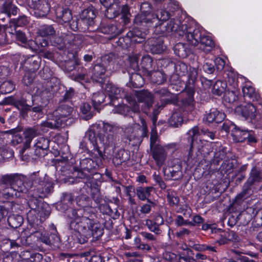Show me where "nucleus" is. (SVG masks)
<instances>
[{
  "instance_id": "63",
  "label": "nucleus",
  "mask_w": 262,
  "mask_h": 262,
  "mask_svg": "<svg viewBox=\"0 0 262 262\" xmlns=\"http://www.w3.org/2000/svg\"><path fill=\"white\" fill-rule=\"evenodd\" d=\"M115 57L112 54L104 55L102 58V64L108 68V67L112 65L114 62Z\"/></svg>"
},
{
  "instance_id": "30",
  "label": "nucleus",
  "mask_w": 262,
  "mask_h": 262,
  "mask_svg": "<svg viewBox=\"0 0 262 262\" xmlns=\"http://www.w3.org/2000/svg\"><path fill=\"white\" fill-rule=\"evenodd\" d=\"M242 92L245 97H248L252 101L257 102L258 104L262 103L260 96L256 93L254 88L252 86L246 84L242 87Z\"/></svg>"
},
{
  "instance_id": "35",
  "label": "nucleus",
  "mask_w": 262,
  "mask_h": 262,
  "mask_svg": "<svg viewBox=\"0 0 262 262\" xmlns=\"http://www.w3.org/2000/svg\"><path fill=\"white\" fill-rule=\"evenodd\" d=\"M249 132L235 126L232 133L234 140L237 142H244L246 140V138L249 137Z\"/></svg>"
},
{
  "instance_id": "4",
  "label": "nucleus",
  "mask_w": 262,
  "mask_h": 262,
  "mask_svg": "<svg viewBox=\"0 0 262 262\" xmlns=\"http://www.w3.org/2000/svg\"><path fill=\"white\" fill-rule=\"evenodd\" d=\"M98 156L92 158H85L80 161V169L78 171V177L81 179L79 183L88 184L92 181V176L95 173L102 164L103 154L102 151H97Z\"/></svg>"
},
{
  "instance_id": "39",
  "label": "nucleus",
  "mask_w": 262,
  "mask_h": 262,
  "mask_svg": "<svg viewBox=\"0 0 262 262\" xmlns=\"http://www.w3.org/2000/svg\"><path fill=\"white\" fill-rule=\"evenodd\" d=\"M124 5L122 6L120 8L118 6V5L115 3L112 5L111 6L107 8L105 12V15L108 18H116L117 16H120V18H121V10L122 8Z\"/></svg>"
},
{
  "instance_id": "37",
  "label": "nucleus",
  "mask_w": 262,
  "mask_h": 262,
  "mask_svg": "<svg viewBox=\"0 0 262 262\" xmlns=\"http://www.w3.org/2000/svg\"><path fill=\"white\" fill-rule=\"evenodd\" d=\"M175 54L181 58H185L190 53L188 46L182 42L177 43L173 47Z\"/></svg>"
},
{
  "instance_id": "60",
  "label": "nucleus",
  "mask_w": 262,
  "mask_h": 262,
  "mask_svg": "<svg viewBox=\"0 0 262 262\" xmlns=\"http://www.w3.org/2000/svg\"><path fill=\"white\" fill-rule=\"evenodd\" d=\"M76 202L78 206L83 208V209H79V210H83L85 208H91V207L88 206L89 200V198L85 195H80L77 197Z\"/></svg>"
},
{
  "instance_id": "31",
  "label": "nucleus",
  "mask_w": 262,
  "mask_h": 262,
  "mask_svg": "<svg viewBox=\"0 0 262 262\" xmlns=\"http://www.w3.org/2000/svg\"><path fill=\"white\" fill-rule=\"evenodd\" d=\"M55 14L57 18L60 23H70L72 19V15L69 9L62 7H58L56 9Z\"/></svg>"
},
{
  "instance_id": "47",
  "label": "nucleus",
  "mask_w": 262,
  "mask_h": 262,
  "mask_svg": "<svg viewBox=\"0 0 262 262\" xmlns=\"http://www.w3.org/2000/svg\"><path fill=\"white\" fill-rule=\"evenodd\" d=\"M129 158V156L128 151L123 149H120L115 154L114 161L119 165L128 160Z\"/></svg>"
},
{
  "instance_id": "53",
  "label": "nucleus",
  "mask_w": 262,
  "mask_h": 262,
  "mask_svg": "<svg viewBox=\"0 0 262 262\" xmlns=\"http://www.w3.org/2000/svg\"><path fill=\"white\" fill-rule=\"evenodd\" d=\"M124 191L128 196V200L131 205H136L137 202L134 197L136 194V190L132 185L125 186Z\"/></svg>"
},
{
  "instance_id": "59",
  "label": "nucleus",
  "mask_w": 262,
  "mask_h": 262,
  "mask_svg": "<svg viewBox=\"0 0 262 262\" xmlns=\"http://www.w3.org/2000/svg\"><path fill=\"white\" fill-rule=\"evenodd\" d=\"M167 198L168 201L171 206H174L178 205L180 199L175 191L168 190L167 192Z\"/></svg>"
},
{
  "instance_id": "20",
  "label": "nucleus",
  "mask_w": 262,
  "mask_h": 262,
  "mask_svg": "<svg viewBox=\"0 0 262 262\" xmlns=\"http://www.w3.org/2000/svg\"><path fill=\"white\" fill-rule=\"evenodd\" d=\"M226 117V115L215 108H212L208 113H207L203 118V121L205 123L215 122L219 123L222 122Z\"/></svg>"
},
{
  "instance_id": "13",
  "label": "nucleus",
  "mask_w": 262,
  "mask_h": 262,
  "mask_svg": "<svg viewBox=\"0 0 262 262\" xmlns=\"http://www.w3.org/2000/svg\"><path fill=\"white\" fill-rule=\"evenodd\" d=\"M29 3L36 17H45L49 12L50 6L46 0H31Z\"/></svg>"
},
{
  "instance_id": "26",
  "label": "nucleus",
  "mask_w": 262,
  "mask_h": 262,
  "mask_svg": "<svg viewBox=\"0 0 262 262\" xmlns=\"http://www.w3.org/2000/svg\"><path fill=\"white\" fill-rule=\"evenodd\" d=\"M39 133L37 131V129L35 127H29L24 131L23 137L24 141L23 150L28 149L30 147V144L33 139Z\"/></svg>"
},
{
  "instance_id": "51",
  "label": "nucleus",
  "mask_w": 262,
  "mask_h": 262,
  "mask_svg": "<svg viewBox=\"0 0 262 262\" xmlns=\"http://www.w3.org/2000/svg\"><path fill=\"white\" fill-rule=\"evenodd\" d=\"M105 97V94L102 92L93 94L92 96V102L95 109H97L98 106L104 102Z\"/></svg>"
},
{
  "instance_id": "7",
  "label": "nucleus",
  "mask_w": 262,
  "mask_h": 262,
  "mask_svg": "<svg viewBox=\"0 0 262 262\" xmlns=\"http://www.w3.org/2000/svg\"><path fill=\"white\" fill-rule=\"evenodd\" d=\"M105 91L110 99V104L114 106H117L116 100L119 99H125L131 105V108L135 113H140V106L135 101L134 98L128 95L127 92L122 88H119L116 85L110 83H107L105 86Z\"/></svg>"
},
{
  "instance_id": "19",
  "label": "nucleus",
  "mask_w": 262,
  "mask_h": 262,
  "mask_svg": "<svg viewBox=\"0 0 262 262\" xmlns=\"http://www.w3.org/2000/svg\"><path fill=\"white\" fill-rule=\"evenodd\" d=\"M163 42L162 37H153L147 40L146 45L148 46V48L152 53L160 54L166 49V47L163 45Z\"/></svg>"
},
{
  "instance_id": "5",
  "label": "nucleus",
  "mask_w": 262,
  "mask_h": 262,
  "mask_svg": "<svg viewBox=\"0 0 262 262\" xmlns=\"http://www.w3.org/2000/svg\"><path fill=\"white\" fill-rule=\"evenodd\" d=\"M186 39L191 46L199 45V49L205 53H208L214 47V43L210 37L202 34L199 28L193 27L187 30Z\"/></svg>"
},
{
  "instance_id": "52",
  "label": "nucleus",
  "mask_w": 262,
  "mask_h": 262,
  "mask_svg": "<svg viewBox=\"0 0 262 262\" xmlns=\"http://www.w3.org/2000/svg\"><path fill=\"white\" fill-rule=\"evenodd\" d=\"M139 56L138 55H133L128 57L129 70L128 72H131L130 70L132 69L134 72H137L139 69L138 64Z\"/></svg>"
},
{
  "instance_id": "14",
  "label": "nucleus",
  "mask_w": 262,
  "mask_h": 262,
  "mask_svg": "<svg viewBox=\"0 0 262 262\" xmlns=\"http://www.w3.org/2000/svg\"><path fill=\"white\" fill-rule=\"evenodd\" d=\"M136 97L139 102L144 103L143 111L147 113L154 103V95L147 90H142L137 93Z\"/></svg>"
},
{
  "instance_id": "3",
  "label": "nucleus",
  "mask_w": 262,
  "mask_h": 262,
  "mask_svg": "<svg viewBox=\"0 0 262 262\" xmlns=\"http://www.w3.org/2000/svg\"><path fill=\"white\" fill-rule=\"evenodd\" d=\"M115 130L116 128L111 124L99 122L90 127L84 138L89 140L95 151H99L102 147L105 148L115 145L117 140Z\"/></svg>"
},
{
  "instance_id": "36",
  "label": "nucleus",
  "mask_w": 262,
  "mask_h": 262,
  "mask_svg": "<svg viewBox=\"0 0 262 262\" xmlns=\"http://www.w3.org/2000/svg\"><path fill=\"white\" fill-rule=\"evenodd\" d=\"M147 74L154 83L158 84H163L167 79L166 75L161 71H149Z\"/></svg>"
},
{
  "instance_id": "8",
  "label": "nucleus",
  "mask_w": 262,
  "mask_h": 262,
  "mask_svg": "<svg viewBox=\"0 0 262 262\" xmlns=\"http://www.w3.org/2000/svg\"><path fill=\"white\" fill-rule=\"evenodd\" d=\"M121 18L119 24L102 25L100 31L102 33L110 34L116 37L121 34L124 30L125 26L129 22L130 13L127 6H123L121 10Z\"/></svg>"
},
{
  "instance_id": "21",
  "label": "nucleus",
  "mask_w": 262,
  "mask_h": 262,
  "mask_svg": "<svg viewBox=\"0 0 262 262\" xmlns=\"http://www.w3.org/2000/svg\"><path fill=\"white\" fill-rule=\"evenodd\" d=\"M164 220L161 215H156L153 220H146V225L148 229L155 233L156 235H160L162 233V230L160 226L163 225Z\"/></svg>"
},
{
  "instance_id": "2",
  "label": "nucleus",
  "mask_w": 262,
  "mask_h": 262,
  "mask_svg": "<svg viewBox=\"0 0 262 262\" xmlns=\"http://www.w3.org/2000/svg\"><path fill=\"white\" fill-rule=\"evenodd\" d=\"M73 220L71 221V229L84 236L80 243H84L87 239L93 237L98 239L103 234V229L96 220V215L93 208H85L83 210H72Z\"/></svg>"
},
{
  "instance_id": "28",
  "label": "nucleus",
  "mask_w": 262,
  "mask_h": 262,
  "mask_svg": "<svg viewBox=\"0 0 262 262\" xmlns=\"http://www.w3.org/2000/svg\"><path fill=\"white\" fill-rule=\"evenodd\" d=\"M164 172L165 175H167L174 180H179L183 177L182 166L180 163L166 168L164 169Z\"/></svg>"
},
{
  "instance_id": "10",
  "label": "nucleus",
  "mask_w": 262,
  "mask_h": 262,
  "mask_svg": "<svg viewBox=\"0 0 262 262\" xmlns=\"http://www.w3.org/2000/svg\"><path fill=\"white\" fill-rule=\"evenodd\" d=\"M235 113L249 122H253L257 116L256 106L251 103L241 104L236 107Z\"/></svg>"
},
{
  "instance_id": "57",
  "label": "nucleus",
  "mask_w": 262,
  "mask_h": 262,
  "mask_svg": "<svg viewBox=\"0 0 262 262\" xmlns=\"http://www.w3.org/2000/svg\"><path fill=\"white\" fill-rule=\"evenodd\" d=\"M118 103V105L117 106H115L116 107L115 112L118 114L123 115L124 116H126L129 115V113L130 110L134 112L131 108V105H130V107L128 106L125 104H120L119 102H117Z\"/></svg>"
},
{
  "instance_id": "1",
  "label": "nucleus",
  "mask_w": 262,
  "mask_h": 262,
  "mask_svg": "<svg viewBox=\"0 0 262 262\" xmlns=\"http://www.w3.org/2000/svg\"><path fill=\"white\" fill-rule=\"evenodd\" d=\"M0 186L7 199L18 198L21 193L32 191L36 196L46 197L53 189L52 184L39 171L31 173L28 177L18 173L4 175L0 179Z\"/></svg>"
},
{
  "instance_id": "45",
  "label": "nucleus",
  "mask_w": 262,
  "mask_h": 262,
  "mask_svg": "<svg viewBox=\"0 0 262 262\" xmlns=\"http://www.w3.org/2000/svg\"><path fill=\"white\" fill-rule=\"evenodd\" d=\"M80 112L81 117L85 120H90L94 115L91 105L86 103H83L81 105Z\"/></svg>"
},
{
  "instance_id": "50",
  "label": "nucleus",
  "mask_w": 262,
  "mask_h": 262,
  "mask_svg": "<svg viewBox=\"0 0 262 262\" xmlns=\"http://www.w3.org/2000/svg\"><path fill=\"white\" fill-rule=\"evenodd\" d=\"M183 118L179 112L173 113L169 119V123L173 127H178L183 122Z\"/></svg>"
},
{
  "instance_id": "11",
  "label": "nucleus",
  "mask_w": 262,
  "mask_h": 262,
  "mask_svg": "<svg viewBox=\"0 0 262 262\" xmlns=\"http://www.w3.org/2000/svg\"><path fill=\"white\" fill-rule=\"evenodd\" d=\"M187 135L190 138L191 147L195 146L198 144V140L200 141L202 139L204 140V136L209 137L211 140L215 138V134L213 132H210L208 129L202 128L200 131L198 126H193L187 132Z\"/></svg>"
},
{
  "instance_id": "56",
  "label": "nucleus",
  "mask_w": 262,
  "mask_h": 262,
  "mask_svg": "<svg viewBox=\"0 0 262 262\" xmlns=\"http://www.w3.org/2000/svg\"><path fill=\"white\" fill-rule=\"evenodd\" d=\"M49 239L51 241V245H55L59 243L60 239L54 225L51 227L50 234H49Z\"/></svg>"
},
{
  "instance_id": "61",
  "label": "nucleus",
  "mask_w": 262,
  "mask_h": 262,
  "mask_svg": "<svg viewBox=\"0 0 262 262\" xmlns=\"http://www.w3.org/2000/svg\"><path fill=\"white\" fill-rule=\"evenodd\" d=\"M74 95L75 91L74 89L72 88H70L69 90H66L65 93L63 96H62L61 98L60 99L59 101H62L64 103L71 102L70 100L74 97Z\"/></svg>"
},
{
  "instance_id": "12",
  "label": "nucleus",
  "mask_w": 262,
  "mask_h": 262,
  "mask_svg": "<svg viewBox=\"0 0 262 262\" xmlns=\"http://www.w3.org/2000/svg\"><path fill=\"white\" fill-rule=\"evenodd\" d=\"M239 88L238 84L237 79L232 76L228 77V87L227 91L225 92V98L226 101L229 103H233L237 99V96L239 94Z\"/></svg>"
},
{
  "instance_id": "15",
  "label": "nucleus",
  "mask_w": 262,
  "mask_h": 262,
  "mask_svg": "<svg viewBox=\"0 0 262 262\" xmlns=\"http://www.w3.org/2000/svg\"><path fill=\"white\" fill-rule=\"evenodd\" d=\"M33 197L30 199L28 202V205L31 210H34L37 215L40 217H44L48 216L49 213L48 211L44 210V206L40 200L37 199V198H40L39 196H36L34 193V191L29 193ZM42 198L43 197H40Z\"/></svg>"
},
{
  "instance_id": "27",
  "label": "nucleus",
  "mask_w": 262,
  "mask_h": 262,
  "mask_svg": "<svg viewBox=\"0 0 262 262\" xmlns=\"http://www.w3.org/2000/svg\"><path fill=\"white\" fill-rule=\"evenodd\" d=\"M36 94L37 96L40 97L43 103H46L52 96L50 85H48L47 84L46 85H39L37 87Z\"/></svg>"
},
{
  "instance_id": "49",
  "label": "nucleus",
  "mask_w": 262,
  "mask_h": 262,
  "mask_svg": "<svg viewBox=\"0 0 262 262\" xmlns=\"http://www.w3.org/2000/svg\"><path fill=\"white\" fill-rule=\"evenodd\" d=\"M165 103H158L153 108L152 114L151 115V119L152 124L155 127L156 122L158 119V116L160 113L161 111L166 105Z\"/></svg>"
},
{
  "instance_id": "58",
  "label": "nucleus",
  "mask_w": 262,
  "mask_h": 262,
  "mask_svg": "<svg viewBox=\"0 0 262 262\" xmlns=\"http://www.w3.org/2000/svg\"><path fill=\"white\" fill-rule=\"evenodd\" d=\"M15 89V85L11 81L3 82L0 85V89L3 93L7 94L11 92Z\"/></svg>"
},
{
  "instance_id": "42",
  "label": "nucleus",
  "mask_w": 262,
  "mask_h": 262,
  "mask_svg": "<svg viewBox=\"0 0 262 262\" xmlns=\"http://www.w3.org/2000/svg\"><path fill=\"white\" fill-rule=\"evenodd\" d=\"M38 34L42 37H49L56 34V30L52 25H44L40 26Z\"/></svg>"
},
{
  "instance_id": "48",
  "label": "nucleus",
  "mask_w": 262,
  "mask_h": 262,
  "mask_svg": "<svg viewBox=\"0 0 262 262\" xmlns=\"http://www.w3.org/2000/svg\"><path fill=\"white\" fill-rule=\"evenodd\" d=\"M66 36L67 34H58L53 40L54 45L59 49L63 50L67 45Z\"/></svg>"
},
{
  "instance_id": "44",
  "label": "nucleus",
  "mask_w": 262,
  "mask_h": 262,
  "mask_svg": "<svg viewBox=\"0 0 262 262\" xmlns=\"http://www.w3.org/2000/svg\"><path fill=\"white\" fill-rule=\"evenodd\" d=\"M8 223L10 227L17 228L21 226L23 223L22 216L17 214L10 215L7 219Z\"/></svg>"
},
{
  "instance_id": "55",
  "label": "nucleus",
  "mask_w": 262,
  "mask_h": 262,
  "mask_svg": "<svg viewBox=\"0 0 262 262\" xmlns=\"http://www.w3.org/2000/svg\"><path fill=\"white\" fill-rule=\"evenodd\" d=\"M153 23L157 19L159 20L160 21H166L168 20L170 16V13L166 11L165 10L161 9L156 14H153Z\"/></svg>"
},
{
  "instance_id": "54",
  "label": "nucleus",
  "mask_w": 262,
  "mask_h": 262,
  "mask_svg": "<svg viewBox=\"0 0 262 262\" xmlns=\"http://www.w3.org/2000/svg\"><path fill=\"white\" fill-rule=\"evenodd\" d=\"M152 59L151 58L148 56H144L142 58L141 61V67L142 68L145 70L147 74L149 71H151L152 69Z\"/></svg>"
},
{
  "instance_id": "46",
  "label": "nucleus",
  "mask_w": 262,
  "mask_h": 262,
  "mask_svg": "<svg viewBox=\"0 0 262 262\" xmlns=\"http://www.w3.org/2000/svg\"><path fill=\"white\" fill-rule=\"evenodd\" d=\"M2 12L10 17L11 15L17 14V8L9 2H6L3 4Z\"/></svg>"
},
{
  "instance_id": "17",
  "label": "nucleus",
  "mask_w": 262,
  "mask_h": 262,
  "mask_svg": "<svg viewBox=\"0 0 262 262\" xmlns=\"http://www.w3.org/2000/svg\"><path fill=\"white\" fill-rule=\"evenodd\" d=\"M181 25L180 20L176 19H170L165 26V31L167 32H179V35L186 37L187 34V30L191 27L185 24Z\"/></svg>"
},
{
  "instance_id": "25",
  "label": "nucleus",
  "mask_w": 262,
  "mask_h": 262,
  "mask_svg": "<svg viewBox=\"0 0 262 262\" xmlns=\"http://www.w3.org/2000/svg\"><path fill=\"white\" fill-rule=\"evenodd\" d=\"M9 33H10L17 41L20 42L25 46L27 47L28 46L33 49L32 46L34 43V42L32 40H28L25 33L22 31L17 30L16 28H14L13 30L11 29V31H9Z\"/></svg>"
},
{
  "instance_id": "22",
  "label": "nucleus",
  "mask_w": 262,
  "mask_h": 262,
  "mask_svg": "<svg viewBox=\"0 0 262 262\" xmlns=\"http://www.w3.org/2000/svg\"><path fill=\"white\" fill-rule=\"evenodd\" d=\"M150 150L157 164L159 166H162L167 156L165 148L160 145H156Z\"/></svg>"
},
{
  "instance_id": "32",
  "label": "nucleus",
  "mask_w": 262,
  "mask_h": 262,
  "mask_svg": "<svg viewBox=\"0 0 262 262\" xmlns=\"http://www.w3.org/2000/svg\"><path fill=\"white\" fill-rule=\"evenodd\" d=\"M106 71V68L102 64H97L94 66L93 70L92 79L98 82L103 83L104 82V74Z\"/></svg>"
},
{
  "instance_id": "41",
  "label": "nucleus",
  "mask_w": 262,
  "mask_h": 262,
  "mask_svg": "<svg viewBox=\"0 0 262 262\" xmlns=\"http://www.w3.org/2000/svg\"><path fill=\"white\" fill-rule=\"evenodd\" d=\"M130 75L129 77L130 82L132 85L136 88L142 87L144 84V80L141 75L137 73V72H130Z\"/></svg>"
},
{
  "instance_id": "64",
  "label": "nucleus",
  "mask_w": 262,
  "mask_h": 262,
  "mask_svg": "<svg viewBox=\"0 0 262 262\" xmlns=\"http://www.w3.org/2000/svg\"><path fill=\"white\" fill-rule=\"evenodd\" d=\"M28 20L26 16H21L17 19H14L13 21L14 28H17V27H23L28 24Z\"/></svg>"
},
{
  "instance_id": "23",
  "label": "nucleus",
  "mask_w": 262,
  "mask_h": 262,
  "mask_svg": "<svg viewBox=\"0 0 262 262\" xmlns=\"http://www.w3.org/2000/svg\"><path fill=\"white\" fill-rule=\"evenodd\" d=\"M96 16V11L93 7L83 10L80 14L81 20L88 26H91L94 24Z\"/></svg>"
},
{
  "instance_id": "43",
  "label": "nucleus",
  "mask_w": 262,
  "mask_h": 262,
  "mask_svg": "<svg viewBox=\"0 0 262 262\" xmlns=\"http://www.w3.org/2000/svg\"><path fill=\"white\" fill-rule=\"evenodd\" d=\"M251 192V187L245 183L243 185L242 191L237 195L235 201L237 203L244 201L250 196Z\"/></svg>"
},
{
  "instance_id": "18",
  "label": "nucleus",
  "mask_w": 262,
  "mask_h": 262,
  "mask_svg": "<svg viewBox=\"0 0 262 262\" xmlns=\"http://www.w3.org/2000/svg\"><path fill=\"white\" fill-rule=\"evenodd\" d=\"M41 62L40 58L37 55L31 56H23L21 64H24L26 68L32 72H36L39 69Z\"/></svg>"
},
{
  "instance_id": "29",
  "label": "nucleus",
  "mask_w": 262,
  "mask_h": 262,
  "mask_svg": "<svg viewBox=\"0 0 262 262\" xmlns=\"http://www.w3.org/2000/svg\"><path fill=\"white\" fill-rule=\"evenodd\" d=\"M155 94L160 99L161 103L168 104L172 103L173 100V95L166 88L156 90Z\"/></svg>"
},
{
  "instance_id": "24",
  "label": "nucleus",
  "mask_w": 262,
  "mask_h": 262,
  "mask_svg": "<svg viewBox=\"0 0 262 262\" xmlns=\"http://www.w3.org/2000/svg\"><path fill=\"white\" fill-rule=\"evenodd\" d=\"M153 189L154 188L151 186H139L136 189V194L140 200L142 201H146L147 203L154 204L155 202L149 198Z\"/></svg>"
},
{
  "instance_id": "6",
  "label": "nucleus",
  "mask_w": 262,
  "mask_h": 262,
  "mask_svg": "<svg viewBox=\"0 0 262 262\" xmlns=\"http://www.w3.org/2000/svg\"><path fill=\"white\" fill-rule=\"evenodd\" d=\"M71 102L64 103L59 101V105L53 112L54 119L43 121L41 126L52 129L60 127L64 123L66 118H71L74 108Z\"/></svg>"
},
{
  "instance_id": "62",
  "label": "nucleus",
  "mask_w": 262,
  "mask_h": 262,
  "mask_svg": "<svg viewBox=\"0 0 262 262\" xmlns=\"http://www.w3.org/2000/svg\"><path fill=\"white\" fill-rule=\"evenodd\" d=\"M35 72H32L30 71L26 72L23 79V82L26 85H30L33 81L35 78Z\"/></svg>"
},
{
  "instance_id": "16",
  "label": "nucleus",
  "mask_w": 262,
  "mask_h": 262,
  "mask_svg": "<svg viewBox=\"0 0 262 262\" xmlns=\"http://www.w3.org/2000/svg\"><path fill=\"white\" fill-rule=\"evenodd\" d=\"M50 140L41 137L35 140L33 146L34 154L38 157H43L47 154L49 149Z\"/></svg>"
},
{
  "instance_id": "33",
  "label": "nucleus",
  "mask_w": 262,
  "mask_h": 262,
  "mask_svg": "<svg viewBox=\"0 0 262 262\" xmlns=\"http://www.w3.org/2000/svg\"><path fill=\"white\" fill-rule=\"evenodd\" d=\"M146 35V32L142 31L140 28L134 29L126 34V37L130 38L132 41L140 43L143 41Z\"/></svg>"
},
{
  "instance_id": "40",
  "label": "nucleus",
  "mask_w": 262,
  "mask_h": 262,
  "mask_svg": "<svg viewBox=\"0 0 262 262\" xmlns=\"http://www.w3.org/2000/svg\"><path fill=\"white\" fill-rule=\"evenodd\" d=\"M228 87V80L227 82L223 81H217L213 85L212 92L214 94L217 96H221L223 93L225 92L226 89Z\"/></svg>"
},
{
  "instance_id": "34",
  "label": "nucleus",
  "mask_w": 262,
  "mask_h": 262,
  "mask_svg": "<svg viewBox=\"0 0 262 262\" xmlns=\"http://www.w3.org/2000/svg\"><path fill=\"white\" fill-rule=\"evenodd\" d=\"M262 180V170H260L256 167H253L250 173L249 177L246 183L252 186L255 183H258Z\"/></svg>"
},
{
  "instance_id": "9",
  "label": "nucleus",
  "mask_w": 262,
  "mask_h": 262,
  "mask_svg": "<svg viewBox=\"0 0 262 262\" xmlns=\"http://www.w3.org/2000/svg\"><path fill=\"white\" fill-rule=\"evenodd\" d=\"M141 14L135 18V22L139 26H149L153 23L152 13H151V7L149 3L144 2L140 6Z\"/></svg>"
},
{
  "instance_id": "38",
  "label": "nucleus",
  "mask_w": 262,
  "mask_h": 262,
  "mask_svg": "<svg viewBox=\"0 0 262 262\" xmlns=\"http://www.w3.org/2000/svg\"><path fill=\"white\" fill-rule=\"evenodd\" d=\"M67 45L72 47H78L82 42V37L78 34H74L71 33L67 34L66 36Z\"/></svg>"
}]
</instances>
